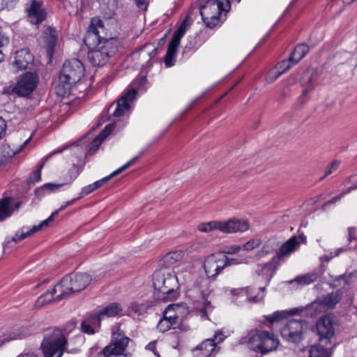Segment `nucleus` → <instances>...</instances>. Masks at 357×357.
Segmentation results:
<instances>
[{
	"label": "nucleus",
	"mask_w": 357,
	"mask_h": 357,
	"mask_svg": "<svg viewBox=\"0 0 357 357\" xmlns=\"http://www.w3.org/2000/svg\"><path fill=\"white\" fill-rule=\"evenodd\" d=\"M239 342L247 344L249 349L262 355L276 350L280 344L273 333L258 329L250 331L246 336L240 338Z\"/></svg>",
	"instance_id": "f257e3e1"
},
{
	"label": "nucleus",
	"mask_w": 357,
	"mask_h": 357,
	"mask_svg": "<svg viewBox=\"0 0 357 357\" xmlns=\"http://www.w3.org/2000/svg\"><path fill=\"white\" fill-rule=\"evenodd\" d=\"M84 68L82 63L77 59L65 62L59 75L56 92L60 96L70 93L72 86L79 82L84 75Z\"/></svg>",
	"instance_id": "f03ea898"
},
{
	"label": "nucleus",
	"mask_w": 357,
	"mask_h": 357,
	"mask_svg": "<svg viewBox=\"0 0 357 357\" xmlns=\"http://www.w3.org/2000/svg\"><path fill=\"white\" fill-rule=\"evenodd\" d=\"M91 282L90 275L84 273H70L65 276L61 281L54 286V291L59 289L60 294L56 296V300H61L70 294L84 290Z\"/></svg>",
	"instance_id": "7ed1b4c3"
},
{
	"label": "nucleus",
	"mask_w": 357,
	"mask_h": 357,
	"mask_svg": "<svg viewBox=\"0 0 357 357\" xmlns=\"http://www.w3.org/2000/svg\"><path fill=\"white\" fill-rule=\"evenodd\" d=\"M224 3L220 0H207L199 5V13L206 26L213 28L220 22V16L222 11H227L230 8L229 0Z\"/></svg>",
	"instance_id": "20e7f679"
},
{
	"label": "nucleus",
	"mask_w": 357,
	"mask_h": 357,
	"mask_svg": "<svg viewBox=\"0 0 357 357\" xmlns=\"http://www.w3.org/2000/svg\"><path fill=\"white\" fill-rule=\"evenodd\" d=\"M249 224L246 220L238 219H230L227 221H210L200 223L197 226L199 231L202 232H209L217 229L223 233L243 232L248 230Z\"/></svg>",
	"instance_id": "39448f33"
},
{
	"label": "nucleus",
	"mask_w": 357,
	"mask_h": 357,
	"mask_svg": "<svg viewBox=\"0 0 357 357\" xmlns=\"http://www.w3.org/2000/svg\"><path fill=\"white\" fill-rule=\"evenodd\" d=\"M134 102V86L130 84L121 94L116 103H112L107 109L109 117H121L130 114L131 107Z\"/></svg>",
	"instance_id": "423d86ee"
},
{
	"label": "nucleus",
	"mask_w": 357,
	"mask_h": 357,
	"mask_svg": "<svg viewBox=\"0 0 357 357\" xmlns=\"http://www.w3.org/2000/svg\"><path fill=\"white\" fill-rule=\"evenodd\" d=\"M67 340L64 335L59 331H54L50 337H45L42 342L40 348L44 357H53L58 354L56 357H61L66 350Z\"/></svg>",
	"instance_id": "0eeeda50"
},
{
	"label": "nucleus",
	"mask_w": 357,
	"mask_h": 357,
	"mask_svg": "<svg viewBox=\"0 0 357 357\" xmlns=\"http://www.w3.org/2000/svg\"><path fill=\"white\" fill-rule=\"evenodd\" d=\"M306 243V236L303 234L291 236L287 241L281 245L280 248L277 252V256L274 257L272 261L263 264H259L258 268H261V271H272L273 268V260H275V259H282L289 256L299 248L301 243ZM258 271H259V269H258Z\"/></svg>",
	"instance_id": "6e6552de"
},
{
	"label": "nucleus",
	"mask_w": 357,
	"mask_h": 357,
	"mask_svg": "<svg viewBox=\"0 0 357 357\" xmlns=\"http://www.w3.org/2000/svg\"><path fill=\"white\" fill-rule=\"evenodd\" d=\"M115 41L110 38L105 40L104 45L97 47L88 53V59L94 66H102L105 65L109 59L114 54L116 51V46L114 45Z\"/></svg>",
	"instance_id": "1a4fd4ad"
},
{
	"label": "nucleus",
	"mask_w": 357,
	"mask_h": 357,
	"mask_svg": "<svg viewBox=\"0 0 357 357\" xmlns=\"http://www.w3.org/2000/svg\"><path fill=\"white\" fill-rule=\"evenodd\" d=\"M225 260L227 259L221 252L209 255L205 258L203 268L208 280H216L217 276L227 267Z\"/></svg>",
	"instance_id": "9d476101"
},
{
	"label": "nucleus",
	"mask_w": 357,
	"mask_h": 357,
	"mask_svg": "<svg viewBox=\"0 0 357 357\" xmlns=\"http://www.w3.org/2000/svg\"><path fill=\"white\" fill-rule=\"evenodd\" d=\"M336 325V318L331 314L325 315L317 321L316 328L319 340L325 346L331 343V338L335 335Z\"/></svg>",
	"instance_id": "9b49d317"
},
{
	"label": "nucleus",
	"mask_w": 357,
	"mask_h": 357,
	"mask_svg": "<svg viewBox=\"0 0 357 357\" xmlns=\"http://www.w3.org/2000/svg\"><path fill=\"white\" fill-rule=\"evenodd\" d=\"M304 324L302 319H292L288 321L281 329L282 337L289 342H300L304 337Z\"/></svg>",
	"instance_id": "f8f14e48"
},
{
	"label": "nucleus",
	"mask_w": 357,
	"mask_h": 357,
	"mask_svg": "<svg viewBox=\"0 0 357 357\" xmlns=\"http://www.w3.org/2000/svg\"><path fill=\"white\" fill-rule=\"evenodd\" d=\"M100 30H103L102 22L98 18H92L84 40L89 49L100 47L104 45L105 40H107L100 36Z\"/></svg>",
	"instance_id": "ddd939ff"
},
{
	"label": "nucleus",
	"mask_w": 357,
	"mask_h": 357,
	"mask_svg": "<svg viewBox=\"0 0 357 357\" xmlns=\"http://www.w3.org/2000/svg\"><path fill=\"white\" fill-rule=\"evenodd\" d=\"M186 31L185 21H183L174 33L169 43L167 51L165 56L164 62L166 67L173 66L176 62L177 49L180 45L181 39Z\"/></svg>",
	"instance_id": "4468645a"
},
{
	"label": "nucleus",
	"mask_w": 357,
	"mask_h": 357,
	"mask_svg": "<svg viewBox=\"0 0 357 357\" xmlns=\"http://www.w3.org/2000/svg\"><path fill=\"white\" fill-rule=\"evenodd\" d=\"M66 207L67 206H66V204L62 205L57 211L52 213L47 219L42 221L39 225L33 226L29 230L24 231V227H23L20 230L17 231L15 234L12 237L11 240H7L5 242L4 246H6L10 241L17 243L26 237L40 231L43 228L48 227L50 222L53 221L54 219L58 215L59 213L63 211Z\"/></svg>",
	"instance_id": "2eb2a0df"
},
{
	"label": "nucleus",
	"mask_w": 357,
	"mask_h": 357,
	"mask_svg": "<svg viewBox=\"0 0 357 357\" xmlns=\"http://www.w3.org/2000/svg\"><path fill=\"white\" fill-rule=\"evenodd\" d=\"M129 338L119 335L113 337L110 344L106 346L98 354V357H113L126 355V349L128 344Z\"/></svg>",
	"instance_id": "dca6fc26"
},
{
	"label": "nucleus",
	"mask_w": 357,
	"mask_h": 357,
	"mask_svg": "<svg viewBox=\"0 0 357 357\" xmlns=\"http://www.w3.org/2000/svg\"><path fill=\"white\" fill-rule=\"evenodd\" d=\"M38 81V76L36 73H24L14 87L13 91L19 96H26L35 90Z\"/></svg>",
	"instance_id": "f3484780"
},
{
	"label": "nucleus",
	"mask_w": 357,
	"mask_h": 357,
	"mask_svg": "<svg viewBox=\"0 0 357 357\" xmlns=\"http://www.w3.org/2000/svg\"><path fill=\"white\" fill-rule=\"evenodd\" d=\"M26 11L28 20L32 24H40L47 17L46 8L41 1L31 0L26 4Z\"/></svg>",
	"instance_id": "a211bd4d"
},
{
	"label": "nucleus",
	"mask_w": 357,
	"mask_h": 357,
	"mask_svg": "<svg viewBox=\"0 0 357 357\" xmlns=\"http://www.w3.org/2000/svg\"><path fill=\"white\" fill-rule=\"evenodd\" d=\"M224 339L225 336L221 331L216 332L213 337L205 340L193 349L195 356H210L211 353L214 351L216 344L222 342Z\"/></svg>",
	"instance_id": "6ab92c4d"
},
{
	"label": "nucleus",
	"mask_w": 357,
	"mask_h": 357,
	"mask_svg": "<svg viewBox=\"0 0 357 357\" xmlns=\"http://www.w3.org/2000/svg\"><path fill=\"white\" fill-rule=\"evenodd\" d=\"M33 326H15L7 333L0 336V346L11 340H20L26 337L35 333Z\"/></svg>",
	"instance_id": "aec40b11"
},
{
	"label": "nucleus",
	"mask_w": 357,
	"mask_h": 357,
	"mask_svg": "<svg viewBox=\"0 0 357 357\" xmlns=\"http://www.w3.org/2000/svg\"><path fill=\"white\" fill-rule=\"evenodd\" d=\"M174 280V276L169 275L167 277H165L164 274L156 273L153 275V284L155 289L163 294L168 295L174 291V287L171 286Z\"/></svg>",
	"instance_id": "412c9836"
},
{
	"label": "nucleus",
	"mask_w": 357,
	"mask_h": 357,
	"mask_svg": "<svg viewBox=\"0 0 357 357\" xmlns=\"http://www.w3.org/2000/svg\"><path fill=\"white\" fill-rule=\"evenodd\" d=\"M33 61V56L29 49L24 48L15 52L12 67L15 71L24 70Z\"/></svg>",
	"instance_id": "4be33fe9"
},
{
	"label": "nucleus",
	"mask_w": 357,
	"mask_h": 357,
	"mask_svg": "<svg viewBox=\"0 0 357 357\" xmlns=\"http://www.w3.org/2000/svg\"><path fill=\"white\" fill-rule=\"evenodd\" d=\"M326 310L325 306L322 304L321 298H318L305 307L293 308L291 310L290 312L291 314L294 315L306 311L307 314H309L310 317H314Z\"/></svg>",
	"instance_id": "5701e85b"
},
{
	"label": "nucleus",
	"mask_w": 357,
	"mask_h": 357,
	"mask_svg": "<svg viewBox=\"0 0 357 357\" xmlns=\"http://www.w3.org/2000/svg\"><path fill=\"white\" fill-rule=\"evenodd\" d=\"M113 124L107 125L104 130L88 146V154L93 155L99 148L102 141L114 129Z\"/></svg>",
	"instance_id": "b1692460"
},
{
	"label": "nucleus",
	"mask_w": 357,
	"mask_h": 357,
	"mask_svg": "<svg viewBox=\"0 0 357 357\" xmlns=\"http://www.w3.org/2000/svg\"><path fill=\"white\" fill-rule=\"evenodd\" d=\"M121 307L116 303H113L102 309L98 314L94 315V319L100 325V320L105 317H114L121 312Z\"/></svg>",
	"instance_id": "393cba45"
},
{
	"label": "nucleus",
	"mask_w": 357,
	"mask_h": 357,
	"mask_svg": "<svg viewBox=\"0 0 357 357\" xmlns=\"http://www.w3.org/2000/svg\"><path fill=\"white\" fill-rule=\"evenodd\" d=\"M343 294L342 289H337L321 297L322 304L326 310L334 309L336 305L341 301Z\"/></svg>",
	"instance_id": "a878e982"
},
{
	"label": "nucleus",
	"mask_w": 357,
	"mask_h": 357,
	"mask_svg": "<svg viewBox=\"0 0 357 357\" xmlns=\"http://www.w3.org/2000/svg\"><path fill=\"white\" fill-rule=\"evenodd\" d=\"M45 42L47 45V52L50 56H52L54 52V48L56 44L58 33L57 31L52 27H47L45 32Z\"/></svg>",
	"instance_id": "bb28decb"
},
{
	"label": "nucleus",
	"mask_w": 357,
	"mask_h": 357,
	"mask_svg": "<svg viewBox=\"0 0 357 357\" xmlns=\"http://www.w3.org/2000/svg\"><path fill=\"white\" fill-rule=\"evenodd\" d=\"M183 257L184 253L182 250H175L167 253L161 261L164 266L169 267L181 261Z\"/></svg>",
	"instance_id": "cd10ccee"
},
{
	"label": "nucleus",
	"mask_w": 357,
	"mask_h": 357,
	"mask_svg": "<svg viewBox=\"0 0 357 357\" xmlns=\"http://www.w3.org/2000/svg\"><path fill=\"white\" fill-rule=\"evenodd\" d=\"M309 47L305 43L297 45L289 56V61H293V64L298 63L308 52Z\"/></svg>",
	"instance_id": "c85d7f7f"
},
{
	"label": "nucleus",
	"mask_w": 357,
	"mask_h": 357,
	"mask_svg": "<svg viewBox=\"0 0 357 357\" xmlns=\"http://www.w3.org/2000/svg\"><path fill=\"white\" fill-rule=\"evenodd\" d=\"M211 291L205 290L201 291L199 300L197 301V308L200 310L202 314H206L208 310L211 309V303L208 301V296H209Z\"/></svg>",
	"instance_id": "c756f323"
},
{
	"label": "nucleus",
	"mask_w": 357,
	"mask_h": 357,
	"mask_svg": "<svg viewBox=\"0 0 357 357\" xmlns=\"http://www.w3.org/2000/svg\"><path fill=\"white\" fill-rule=\"evenodd\" d=\"M158 50V46L153 43H146L139 50V56L144 59L148 58L149 61L156 56Z\"/></svg>",
	"instance_id": "7c9ffc66"
},
{
	"label": "nucleus",
	"mask_w": 357,
	"mask_h": 357,
	"mask_svg": "<svg viewBox=\"0 0 357 357\" xmlns=\"http://www.w3.org/2000/svg\"><path fill=\"white\" fill-rule=\"evenodd\" d=\"M134 162V158L130 159L126 164L112 172L110 175L108 176H106L99 181H96L93 183V185L95 186L96 190L102 186L105 183H107L109 179L114 177L115 176L121 174L123 171L126 169L132 162Z\"/></svg>",
	"instance_id": "2f4dec72"
},
{
	"label": "nucleus",
	"mask_w": 357,
	"mask_h": 357,
	"mask_svg": "<svg viewBox=\"0 0 357 357\" xmlns=\"http://www.w3.org/2000/svg\"><path fill=\"white\" fill-rule=\"evenodd\" d=\"M12 213V205L10 199H0V221L10 217Z\"/></svg>",
	"instance_id": "473e14b6"
},
{
	"label": "nucleus",
	"mask_w": 357,
	"mask_h": 357,
	"mask_svg": "<svg viewBox=\"0 0 357 357\" xmlns=\"http://www.w3.org/2000/svg\"><path fill=\"white\" fill-rule=\"evenodd\" d=\"M347 182L349 183L352 184L350 187L348 188V189L339 195L337 197H335L332 198L331 199L328 200L325 205L327 204H331L335 203L337 201L340 200L344 195L350 192L352 190L357 189V175H352L348 179Z\"/></svg>",
	"instance_id": "72a5a7b5"
},
{
	"label": "nucleus",
	"mask_w": 357,
	"mask_h": 357,
	"mask_svg": "<svg viewBox=\"0 0 357 357\" xmlns=\"http://www.w3.org/2000/svg\"><path fill=\"white\" fill-rule=\"evenodd\" d=\"M179 307L180 306L178 304L169 305L164 312L163 318L168 321L169 324H171V327L177 323V319L178 317L176 314H169V316L167 314L170 313L172 311H176V310H178Z\"/></svg>",
	"instance_id": "f704fd0d"
},
{
	"label": "nucleus",
	"mask_w": 357,
	"mask_h": 357,
	"mask_svg": "<svg viewBox=\"0 0 357 357\" xmlns=\"http://www.w3.org/2000/svg\"><path fill=\"white\" fill-rule=\"evenodd\" d=\"M331 353L321 344L312 347L310 350L309 357H331Z\"/></svg>",
	"instance_id": "c9c22d12"
},
{
	"label": "nucleus",
	"mask_w": 357,
	"mask_h": 357,
	"mask_svg": "<svg viewBox=\"0 0 357 357\" xmlns=\"http://www.w3.org/2000/svg\"><path fill=\"white\" fill-rule=\"evenodd\" d=\"M102 10L105 14L110 17L116 8V0H101Z\"/></svg>",
	"instance_id": "e433bc0d"
},
{
	"label": "nucleus",
	"mask_w": 357,
	"mask_h": 357,
	"mask_svg": "<svg viewBox=\"0 0 357 357\" xmlns=\"http://www.w3.org/2000/svg\"><path fill=\"white\" fill-rule=\"evenodd\" d=\"M98 324V322L94 319V316L89 318L86 320L82 321L81 328L82 332L87 334L95 333V329L92 327V325ZM99 326L98 325H97Z\"/></svg>",
	"instance_id": "4c0bfd02"
},
{
	"label": "nucleus",
	"mask_w": 357,
	"mask_h": 357,
	"mask_svg": "<svg viewBox=\"0 0 357 357\" xmlns=\"http://www.w3.org/2000/svg\"><path fill=\"white\" fill-rule=\"evenodd\" d=\"M319 274L315 272L308 273L305 275L298 276L296 278V281L303 284H308L315 282L319 278Z\"/></svg>",
	"instance_id": "58836bf2"
},
{
	"label": "nucleus",
	"mask_w": 357,
	"mask_h": 357,
	"mask_svg": "<svg viewBox=\"0 0 357 357\" xmlns=\"http://www.w3.org/2000/svg\"><path fill=\"white\" fill-rule=\"evenodd\" d=\"M60 294L59 289L58 291H54V288L50 291H47L46 293L40 296L37 301V305L38 306H43L50 303L53 299V295L56 293Z\"/></svg>",
	"instance_id": "ea45409f"
},
{
	"label": "nucleus",
	"mask_w": 357,
	"mask_h": 357,
	"mask_svg": "<svg viewBox=\"0 0 357 357\" xmlns=\"http://www.w3.org/2000/svg\"><path fill=\"white\" fill-rule=\"evenodd\" d=\"M152 302L151 301H146L145 303H139L135 305V314L143 315L147 312V310L151 307Z\"/></svg>",
	"instance_id": "a19ab883"
},
{
	"label": "nucleus",
	"mask_w": 357,
	"mask_h": 357,
	"mask_svg": "<svg viewBox=\"0 0 357 357\" xmlns=\"http://www.w3.org/2000/svg\"><path fill=\"white\" fill-rule=\"evenodd\" d=\"M286 316V313L284 311H276L273 314L265 316V319L269 323L273 324L275 321H280L284 319Z\"/></svg>",
	"instance_id": "79ce46f5"
},
{
	"label": "nucleus",
	"mask_w": 357,
	"mask_h": 357,
	"mask_svg": "<svg viewBox=\"0 0 357 357\" xmlns=\"http://www.w3.org/2000/svg\"><path fill=\"white\" fill-rule=\"evenodd\" d=\"M294 64H293V61H289V58L287 60H283L281 62L278 63L277 65V68L278 71L282 74L288 71Z\"/></svg>",
	"instance_id": "37998d69"
},
{
	"label": "nucleus",
	"mask_w": 357,
	"mask_h": 357,
	"mask_svg": "<svg viewBox=\"0 0 357 357\" xmlns=\"http://www.w3.org/2000/svg\"><path fill=\"white\" fill-rule=\"evenodd\" d=\"M64 185H65L64 183H60V184H54V183H46V184L43 185L41 188L37 189L36 190V193L38 195L40 193L41 191H43L44 190H50V191H54V190L59 189V188L63 186Z\"/></svg>",
	"instance_id": "c03bdc74"
},
{
	"label": "nucleus",
	"mask_w": 357,
	"mask_h": 357,
	"mask_svg": "<svg viewBox=\"0 0 357 357\" xmlns=\"http://www.w3.org/2000/svg\"><path fill=\"white\" fill-rule=\"evenodd\" d=\"M349 244L348 245H357V236H356V229L354 227H349Z\"/></svg>",
	"instance_id": "a18cd8bd"
},
{
	"label": "nucleus",
	"mask_w": 357,
	"mask_h": 357,
	"mask_svg": "<svg viewBox=\"0 0 357 357\" xmlns=\"http://www.w3.org/2000/svg\"><path fill=\"white\" fill-rule=\"evenodd\" d=\"M317 73L316 72H312L311 73V75H310V77H307V89H305L303 91V95H305L307 93L308 90H310L312 89L313 84L317 80Z\"/></svg>",
	"instance_id": "49530a36"
},
{
	"label": "nucleus",
	"mask_w": 357,
	"mask_h": 357,
	"mask_svg": "<svg viewBox=\"0 0 357 357\" xmlns=\"http://www.w3.org/2000/svg\"><path fill=\"white\" fill-rule=\"evenodd\" d=\"M157 328L160 332L164 333L171 328V324H169V322H168V321H167L166 319L162 318L159 321V323L157 326Z\"/></svg>",
	"instance_id": "de8ad7c7"
},
{
	"label": "nucleus",
	"mask_w": 357,
	"mask_h": 357,
	"mask_svg": "<svg viewBox=\"0 0 357 357\" xmlns=\"http://www.w3.org/2000/svg\"><path fill=\"white\" fill-rule=\"evenodd\" d=\"M259 241L252 239L248 241L246 243L243 244V249L245 250H252L254 248L259 247Z\"/></svg>",
	"instance_id": "09e8293b"
},
{
	"label": "nucleus",
	"mask_w": 357,
	"mask_h": 357,
	"mask_svg": "<svg viewBox=\"0 0 357 357\" xmlns=\"http://www.w3.org/2000/svg\"><path fill=\"white\" fill-rule=\"evenodd\" d=\"M8 43H9L8 38L0 32V48L8 45ZM3 57H4L3 53L2 50H0V62H1L3 60Z\"/></svg>",
	"instance_id": "8fccbe9b"
},
{
	"label": "nucleus",
	"mask_w": 357,
	"mask_h": 357,
	"mask_svg": "<svg viewBox=\"0 0 357 357\" xmlns=\"http://www.w3.org/2000/svg\"><path fill=\"white\" fill-rule=\"evenodd\" d=\"M41 179V172L40 169L35 170L31 176L29 178V183L34 184L36 182Z\"/></svg>",
	"instance_id": "3c124183"
},
{
	"label": "nucleus",
	"mask_w": 357,
	"mask_h": 357,
	"mask_svg": "<svg viewBox=\"0 0 357 357\" xmlns=\"http://www.w3.org/2000/svg\"><path fill=\"white\" fill-rule=\"evenodd\" d=\"M259 290H261V293L260 294H257L254 296H249L248 301L253 302V303H257V302H259V301H261V300H263V298L264 297V291H265V287H260Z\"/></svg>",
	"instance_id": "603ef678"
},
{
	"label": "nucleus",
	"mask_w": 357,
	"mask_h": 357,
	"mask_svg": "<svg viewBox=\"0 0 357 357\" xmlns=\"http://www.w3.org/2000/svg\"><path fill=\"white\" fill-rule=\"evenodd\" d=\"M17 1L18 0H2L1 5L3 8L10 10L15 6Z\"/></svg>",
	"instance_id": "864d4df0"
},
{
	"label": "nucleus",
	"mask_w": 357,
	"mask_h": 357,
	"mask_svg": "<svg viewBox=\"0 0 357 357\" xmlns=\"http://www.w3.org/2000/svg\"><path fill=\"white\" fill-rule=\"evenodd\" d=\"M338 166H339V162H337V161L333 162L331 164V165L327 167V169L326 170V172H325V174L324 175V176H322L321 178V179H323L324 178H325L328 175L332 174V172L333 171H335V170H336L337 169Z\"/></svg>",
	"instance_id": "5fc2aeb1"
},
{
	"label": "nucleus",
	"mask_w": 357,
	"mask_h": 357,
	"mask_svg": "<svg viewBox=\"0 0 357 357\" xmlns=\"http://www.w3.org/2000/svg\"><path fill=\"white\" fill-rule=\"evenodd\" d=\"M95 190H96V188H95L93 183L90 184L86 187H84L82 189V191L79 194L80 195L79 197L82 198V197H84L85 195H87L90 194L91 192H93Z\"/></svg>",
	"instance_id": "6e6d98bb"
},
{
	"label": "nucleus",
	"mask_w": 357,
	"mask_h": 357,
	"mask_svg": "<svg viewBox=\"0 0 357 357\" xmlns=\"http://www.w3.org/2000/svg\"><path fill=\"white\" fill-rule=\"evenodd\" d=\"M275 243V239H269L267 241L262 248L263 251L266 253L270 252L272 250H273V245Z\"/></svg>",
	"instance_id": "4d7b16f0"
},
{
	"label": "nucleus",
	"mask_w": 357,
	"mask_h": 357,
	"mask_svg": "<svg viewBox=\"0 0 357 357\" xmlns=\"http://www.w3.org/2000/svg\"><path fill=\"white\" fill-rule=\"evenodd\" d=\"M146 81V79L145 76H142L140 77V79L138 81L139 88L137 89L135 88V96L137 95L138 91H144L146 90V87L144 86Z\"/></svg>",
	"instance_id": "13d9d810"
},
{
	"label": "nucleus",
	"mask_w": 357,
	"mask_h": 357,
	"mask_svg": "<svg viewBox=\"0 0 357 357\" xmlns=\"http://www.w3.org/2000/svg\"><path fill=\"white\" fill-rule=\"evenodd\" d=\"M356 249V245H347L342 248L337 249L335 252V255L338 256L341 252H347L349 250H353Z\"/></svg>",
	"instance_id": "bf43d9fd"
},
{
	"label": "nucleus",
	"mask_w": 357,
	"mask_h": 357,
	"mask_svg": "<svg viewBox=\"0 0 357 357\" xmlns=\"http://www.w3.org/2000/svg\"><path fill=\"white\" fill-rule=\"evenodd\" d=\"M61 151H54V152H52L50 154L47 155V156H45L43 159V162L42 163L38 166V169H40V172H41V169L43 167V166L45 165V162L54 154L56 153H61Z\"/></svg>",
	"instance_id": "052dcab7"
},
{
	"label": "nucleus",
	"mask_w": 357,
	"mask_h": 357,
	"mask_svg": "<svg viewBox=\"0 0 357 357\" xmlns=\"http://www.w3.org/2000/svg\"><path fill=\"white\" fill-rule=\"evenodd\" d=\"M6 124L4 119L0 116V139L3 137L6 132Z\"/></svg>",
	"instance_id": "680f3d73"
},
{
	"label": "nucleus",
	"mask_w": 357,
	"mask_h": 357,
	"mask_svg": "<svg viewBox=\"0 0 357 357\" xmlns=\"http://www.w3.org/2000/svg\"><path fill=\"white\" fill-rule=\"evenodd\" d=\"M241 250V248L238 245L231 246L229 248L227 251H225L224 253L229 255H234L238 252Z\"/></svg>",
	"instance_id": "e2e57ef3"
},
{
	"label": "nucleus",
	"mask_w": 357,
	"mask_h": 357,
	"mask_svg": "<svg viewBox=\"0 0 357 357\" xmlns=\"http://www.w3.org/2000/svg\"><path fill=\"white\" fill-rule=\"evenodd\" d=\"M224 258L227 259V267L229 266H231L232 264H237V259H234V258H229L227 257L225 255H224Z\"/></svg>",
	"instance_id": "0e129e2a"
},
{
	"label": "nucleus",
	"mask_w": 357,
	"mask_h": 357,
	"mask_svg": "<svg viewBox=\"0 0 357 357\" xmlns=\"http://www.w3.org/2000/svg\"><path fill=\"white\" fill-rule=\"evenodd\" d=\"M243 292H246L247 294L248 293V290L246 289H232L231 291V293L234 295H238Z\"/></svg>",
	"instance_id": "69168bd1"
},
{
	"label": "nucleus",
	"mask_w": 357,
	"mask_h": 357,
	"mask_svg": "<svg viewBox=\"0 0 357 357\" xmlns=\"http://www.w3.org/2000/svg\"><path fill=\"white\" fill-rule=\"evenodd\" d=\"M135 3L139 8H142L144 6H145V9L146 8V5H145V0H135Z\"/></svg>",
	"instance_id": "338daca9"
},
{
	"label": "nucleus",
	"mask_w": 357,
	"mask_h": 357,
	"mask_svg": "<svg viewBox=\"0 0 357 357\" xmlns=\"http://www.w3.org/2000/svg\"><path fill=\"white\" fill-rule=\"evenodd\" d=\"M18 357H38L34 353H24L20 354Z\"/></svg>",
	"instance_id": "774afa93"
}]
</instances>
